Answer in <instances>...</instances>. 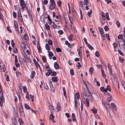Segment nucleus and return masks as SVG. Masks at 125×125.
Here are the masks:
<instances>
[{"label":"nucleus","instance_id":"obj_59","mask_svg":"<svg viewBox=\"0 0 125 125\" xmlns=\"http://www.w3.org/2000/svg\"><path fill=\"white\" fill-rule=\"evenodd\" d=\"M118 52L120 55L122 56L124 55L123 53L120 50H118Z\"/></svg>","mask_w":125,"mask_h":125},{"label":"nucleus","instance_id":"obj_31","mask_svg":"<svg viewBox=\"0 0 125 125\" xmlns=\"http://www.w3.org/2000/svg\"><path fill=\"white\" fill-rule=\"evenodd\" d=\"M43 87L44 89L46 90H48L49 89V87L46 83L44 84V85Z\"/></svg>","mask_w":125,"mask_h":125},{"label":"nucleus","instance_id":"obj_25","mask_svg":"<svg viewBox=\"0 0 125 125\" xmlns=\"http://www.w3.org/2000/svg\"><path fill=\"white\" fill-rule=\"evenodd\" d=\"M79 5H80L81 7L82 8H83L84 6V5L85 4V3H84L82 1H80L79 3Z\"/></svg>","mask_w":125,"mask_h":125},{"label":"nucleus","instance_id":"obj_64","mask_svg":"<svg viewBox=\"0 0 125 125\" xmlns=\"http://www.w3.org/2000/svg\"><path fill=\"white\" fill-rule=\"evenodd\" d=\"M76 95L77 96V98L79 99L80 98V95L78 93H77L76 94Z\"/></svg>","mask_w":125,"mask_h":125},{"label":"nucleus","instance_id":"obj_53","mask_svg":"<svg viewBox=\"0 0 125 125\" xmlns=\"http://www.w3.org/2000/svg\"><path fill=\"white\" fill-rule=\"evenodd\" d=\"M44 5H47L48 3L47 0H44L43 1H42Z\"/></svg>","mask_w":125,"mask_h":125},{"label":"nucleus","instance_id":"obj_21","mask_svg":"<svg viewBox=\"0 0 125 125\" xmlns=\"http://www.w3.org/2000/svg\"><path fill=\"white\" fill-rule=\"evenodd\" d=\"M113 75L114 77V80L116 82L118 81L117 78V76L116 74H115L114 75L113 74Z\"/></svg>","mask_w":125,"mask_h":125},{"label":"nucleus","instance_id":"obj_51","mask_svg":"<svg viewBox=\"0 0 125 125\" xmlns=\"http://www.w3.org/2000/svg\"><path fill=\"white\" fill-rule=\"evenodd\" d=\"M26 59L27 60V62H28L29 63H31V59L30 58H29L28 57L26 58Z\"/></svg>","mask_w":125,"mask_h":125},{"label":"nucleus","instance_id":"obj_47","mask_svg":"<svg viewBox=\"0 0 125 125\" xmlns=\"http://www.w3.org/2000/svg\"><path fill=\"white\" fill-rule=\"evenodd\" d=\"M95 55L97 57H99L100 56V55L99 54V52L96 51L95 52Z\"/></svg>","mask_w":125,"mask_h":125},{"label":"nucleus","instance_id":"obj_34","mask_svg":"<svg viewBox=\"0 0 125 125\" xmlns=\"http://www.w3.org/2000/svg\"><path fill=\"white\" fill-rule=\"evenodd\" d=\"M19 110L21 115H24V111L23 110V109H19Z\"/></svg>","mask_w":125,"mask_h":125},{"label":"nucleus","instance_id":"obj_46","mask_svg":"<svg viewBox=\"0 0 125 125\" xmlns=\"http://www.w3.org/2000/svg\"><path fill=\"white\" fill-rule=\"evenodd\" d=\"M45 47L46 49L47 50H49L50 49V47L49 45L47 44H46L45 45Z\"/></svg>","mask_w":125,"mask_h":125},{"label":"nucleus","instance_id":"obj_30","mask_svg":"<svg viewBox=\"0 0 125 125\" xmlns=\"http://www.w3.org/2000/svg\"><path fill=\"white\" fill-rule=\"evenodd\" d=\"M52 81L53 82H56L57 81V78L55 77H52Z\"/></svg>","mask_w":125,"mask_h":125},{"label":"nucleus","instance_id":"obj_28","mask_svg":"<svg viewBox=\"0 0 125 125\" xmlns=\"http://www.w3.org/2000/svg\"><path fill=\"white\" fill-rule=\"evenodd\" d=\"M91 111L93 112L94 114H96L97 113V110L94 107H93L91 109Z\"/></svg>","mask_w":125,"mask_h":125},{"label":"nucleus","instance_id":"obj_6","mask_svg":"<svg viewBox=\"0 0 125 125\" xmlns=\"http://www.w3.org/2000/svg\"><path fill=\"white\" fill-rule=\"evenodd\" d=\"M107 102H109L111 101L112 99V95L109 93L107 94Z\"/></svg>","mask_w":125,"mask_h":125},{"label":"nucleus","instance_id":"obj_2","mask_svg":"<svg viewBox=\"0 0 125 125\" xmlns=\"http://www.w3.org/2000/svg\"><path fill=\"white\" fill-rule=\"evenodd\" d=\"M51 74L52 76H55L57 74L56 73L55 71H52L51 69H49L48 72L45 73V75L46 76H49Z\"/></svg>","mask_w":125,"mask_h":125},{"label":"nucleus","instance_id":"obj_44","mask_svg":"<svg viewBox=\"0 0 125 125\" xmlns=\"http://www.w3.org/2000/svg\"><path fill=\"white\" fill-rule=\"evenodd\" d=\"M121 83L124 89H125V81L124 80H122L121 81Z\"/></svg>","mask_w":125,"mask_h":125},{"label":"nucleus","instance_id":"obj_32","mask_svg":"<svg viewBox=\"0 0 125 125\" xmlns=\"http://www.w3.org/2000/svg\"><path fill=\"white\" fill-rule=\"evenodd\" d=\"M74 103H75V108H76V107L77 106V100L75 98V96H74Z\"/></svg>","mask_w":125,"mask_h":125},{"label":"nucleus","instance_id":"obj_7","mask_svg":"<svg viewBox=\"0 0 125 125\" xmlns=\"http://www.w3.org/2000/svg\"><path fill=\"white\" fill-rule=\"evenodd\" d=\"M103 103V105H104L105 107V109L106 110H107L110 107V106L109 104H107L106 102H104Z\"/></svg>","mask_w":125,"mask_h":125},{"label":"nucleus","instance_id":"obj_10","mask_svg":"<svg viewBox=\"0 0 125 125\" xmlns=\"http://www.w3.org/2000/svg\"><path fill=\"white\" fill-rule=\"evenodd\" d=\"M55 3H51L49 7V8L50 10H52L55 8Z\"/></svg>","mask_w":125,"mask_h":125},{"label":"nucleus","instance_id":"obj_26","mask_svg":"<svg viewBox=\"0 0 125 125\" xmlns=\"http://www.w3.org/2000/svg\"><path fill=\"white\" fill-rule=\"evenodd\" d=\"M111 105L114 109L115 110H116V106L115 104L113 103H111Z\"/></svg>","mask_w":125,"mask_h":125},{"label":"nucleus","instance_id":"obj_52","mask_svg":"<svg viewBox=\"0 0 125 125\" xmlns=\"http://www.w3.org/2000/svg\"><path fill=\"white\" fill-rule=\"evenodd\" d=\"M18 18L19 21L21 22L23 21V19L22 16L18 17Z\"/></svg>","mask_w":125,"mask_h":125},{"label":"nucleus","instance_id":"obj_40","mask_svg":"<svg viewBox=\"0 0 125 125\" xmlns=\"http://www.w3.org/2000/svg\"><path fill=\"white\" fill-rule=\"evenodd\" d=\"M73 34H71L70 35L68 38L69 40L70 41H71L73 39Z\"/></svg>","mask_w":125,"mask_h":125},{"label":"nucleus","instance_id":"obj_49","mask_svg":"<svg viewBox=\"0 0 125 125\" xmlns=\"http://www.w3.org/2000/svg\"><path fill=\"white\" fill-rule=\"evenodd\" d=\"M56 50L57 52H61L62 51L61 49L60 48H56Z\"/></svg>","mask_w":125,"mask_h":125},{"label":"nucleus","instance_id":"obj_33","mask_svg":"<svg viewBox=\"0 0 125 125\" xmlns=\"http://www.w3.org/2000/svg\"><path fill=\"white\" fill-rule=\"evenodd\" d=\"M22 89L24 93H26L27 92L26 87L25 86H23L22 87Z\"/></svg>","mask_w":125,"mask_h":125},{"label":"nucleus","instance_id":"obj_9","mask_svg":"<svg viewBox=\"0 0 125 125\" xmlns=\"http://www.w3.org/2000/svg\"><path fill=\"white\" fill-rule=\"evenodd\" d=\"M35 73L34 71H32L31 72V73L30 75V78L31 79H33L35 75Z\"/></svg>","mask_w":125,"mask_h":125},{"label":"nucleus","instance_id":"obj_41","mask_svg":"<svg viewBox=\"0 0 125 125\" xmlns=\"http://www.w3.org/2000/svg\"><path fill=\"white\" fill-rule=\"evenodd\" d=\"M108 67L109 69V71L112 70V66L110 65V64L109 63L108 64Z\"/></svg>","mask_w":125,"mask_h":125},{"label":"nucleus","instance_id":"obj_23","mask_svg":"<svg viewBox=\"0 0 125 125\" xmlns=\"http://www.w3.org/2000/svg\"><path fill=\"white\" fill-rule=\"evenodd\" d=\"M77 52L78 53V54L79 56H81L82 55V50L81 49H78L77 50Z\"/></svg>","mask_w":125,"mask_h":125},{"label":"nucleus","instance_id":"obj_18","mask_svg":"<svg viewBox=\"0 0 125 125\" xmlns=\"http://www.w3.org/2000/svg\"><path fill=\"white\" fill-rule=\"evenodd\" d=\"M28 39V37L27 34H25L22 38V39L26 41Z\"/></svg>","mask_w":125,"mask_h":125},{"label":"nucleus","instance_id":"obj_22","mask_svg":"<svg viewBox=\"0 0 125 125\" xmlns=\"http://www.w3.org/2000/svg\"><path fill=\"white\" fill-rule=\"evenodd\" d=\"M55 117L52 114L50 115L49 119L51 120H54V118Z\"/></svg>","mask_w":125,"mask_h":125},{"label":"nucleus","instance_id":"obj_50","mask_svg":"<svg viewBox=\"0 0 125 125\" xmlns=\"http://www.w3.org/2000/svg\"><path fill=\"white\" fill-rule=\"evenodd\" d=\"M13 50L14 53H16L17 52V50L16 48H13Z\"/></svg>","mask_w":125,"mask_h":125},{"label":"nucleus","instance_id":"obj_39","mask_svg":"<svg viewBox=\"0 0 125 125\" xmlns=\"http://www.w3.org/2000/svg\"><path fill=\"white\" fill-rule=\"evenodd\" d=\"M86 104H87V106H89V99L86 98Z\"/></svg>","mask_w":125,"mask_h":125},{"label":"nucleus","instance_id":"obj_38","mask_svg":"<svg viewBox=\"0 0 125 125\" xmlns=\"http://www.w3.org/2000/svg\"><path fill=\"white\" fill-rule=\"evenodd\" d=\"M0 96H3V92L1 87H0Z\"/></svg>","mask_w":125,"mask_h":125},{"label":"nucleus","instance_id":"obj_5","mask_svg":"<svg viewBox=\"0 0 125 125\" xmlns=\"http://www.w3.org/2000/svg\"><path fill=\"white\" fill-rule=\"evenodd\" d=\"M5 98L4 96H0V107L1 109L3 107V101H4Z\"/></svg>","mask_w":125,"mask_h":125},{"label":"nucleus","instance_id":"obj_14","mask_svg":"<svg viewBox=\"0 0 125 125\" xmlns=\"http://www.w3.org/2000/svg\"><path fill=\"white\" fill-rule=\"evenodd\" d=\"M107 90H108L109 92H111V91L110 87L109 85L107 86V88H105V92L106 93L107 92Z\"/></svg>","mask_w":125,"mask_h":125},{"label":"nucleus","instance_id":"obj_37","mask_svg":"<svg viewBox=\"0 0 125 125\" xmlns=\"http://www.w3.org/2000/svg\"><path fill=\"white\" fill-rule=\"evenodd\" d=\"M12 123H14L16 122V120L14 117H13L12 118Z\"/></svg>","mask_w":125,"mask_h":125},{"label":"nucleus","instance_id":"obj_55","mask_svg":"<svg viewBox=\"0 0 125 125\" xmlns=\"http://www.w3.org/2000/svg\"><path fill=\"white\" fill-rule=\"evenodd\" d=\"M92 13V11L91 10L90 12H88L87 13V15L89 17L91 16V14Z\"/></svg>","mask_w":125,"mask_h":125},{"label":"nucleus","instance_id":"obj_29","mask_svg":"<svg viewBox=\"0 0 125 125\" xmlns=\"http://www.w3.org/2000/svg\"><path fill=\"white\" fill-rule=\"evenodd\" d=\"M45 27L47 31H48L50 30V27L48 24H45Z\"/></svg>","mask_w":125,"mask_h":125},{"label":"nucleus","instance_id":"obj_58","mask_svg":"<svg viewBox=\"0 0 125 125\" xmlns=\"http://www.w3.org/2000/svg\"><path fill=\"white\" fill-rule=\"evenodd\" d=\"M119 60L121 62H122L124 61V58H122L120 57H119Z\"/></svg>","mask_w":125,"mask_h":125},{"label":"nucleus","instance_id":"obj_24","mask_svg":"<svg viewBox=\"0 0 125 125\" xmlns=\"http://www.w3.org/2000/svg\"><path fill=\"white\" fill-rule=\"evenodd\" d=\"M51 27L55 29L57 27V26L56 24H55L54 22H53L52 24H51Z\"/></svg>","mask_w":125,"mask_h":125},{"label":"nucleus","instance_id":"obj_16","mask_svg":"<svg viewBox=\"0 0 125 125\" xmlns=\"http://www.w3.org/2000/svg\"><path fill=\"white\" fill-rule=\"evenodd\" d=\"M101 72L102 73V76L104 78H106V75L103 69H101Z\"/></svg>","mask_w":125,"mask_h":125},{"label":"nucleus","instance_id":"obj_63","mask_svg":"<svg viewBox=\"0 0 125 125\" xmlns=\"http://www.w3.org/2000/svg\"><path fill=\"white\" fill-rule=\"evenodd\" d=\"M48 43L49 45H52V41L51 40H49L48 41Z\"/></svg>","mask_w":125,"mask_h":125},{"label":"nucleus","instance_id":"obj_35","mask_svg":"<svg viewBox=\"0 0 125 125\" xmlns=\"http://www.w3.org/2000/svg\"><path fill=\"white\" fill-rule=\"evenodd\" d=\"M113 47H114V48L115 50V51H116V50H115V48H116L117 47V46H118L117 44L115 42H114L113 43Z\"/></svg>","mask_w":125,"mask_h":125},{"label":"nucleus","instance_id":"obj_61","mask_svg":"<svg viewBox=\"0 0 125 125\" xmlns=\"http://www.w3.org/2000/svg\"><path fill=\"white\" fill-rule=\"evenodd\" d=\"M57 4L58 6L60 7L61 5V1H59L57 3Z\"/></svg>","mask_w":125,"mask_h":125},{"label":"nucleus","instance_id":"obj_17","mask_svg":"<svg viewBox=\"0 0 125 125\" xmlns=\"http://www.w3.org/2000/svg\"><path fill=\"white\" fill-rule=\"evenodd\" d=\"M14 26L15 28L16 29V31H18V25L16 21H15L14 22Z\"/></svg>","mask_w":125,"mask_h":125},{"label":"nucleus","instance_id":"obj_48","mask_svg":"<svg viewBox=\"0 0 125 125\" xmlns=\"http://www.w3.org/2000/svg\"><path fill=\"white\" fill-rule=\"evenodd\" d=\"M49 65H47L45 67V68L46 69V71H48H48L49 69H49L50 68L49 67Z\"/></svg>","mask_w":125,"mask_h":125},{"label":"nucleus","instance_id":"obj_62","mask_svg":"<svg viewBox=\"0 0 125 125\" xmlns=\"http://www.w3.org/2000/svg\"><path fill=\"white\" fill-rule=\"evenodd\" d=\"M15 63H17L18 62V59L17 58V56L16 55L15 56Z\"/></svg>","mask_w":125,"mask_h":125},{"label":"nucleus","instance_id":"obj_12","mask_svg":"<svg viewBox=\"0 0 125 125\" xmlns=\"http://www.w3.org/2000/svg\"><path fill=\"white\" fill-rule=\"evenodd\" d=\"M118 38L119 39H121L123 41L125 40V35H124L123 36L121 35H119L118 36Z\"/></svg>","mask_w":125,"mask_h":125},{"label":"nucleus","instance_id":"obj_60","mask_svg":"<svg viewBox=\"0 0 125 125\" xmlns=\"http://www.w3.org/2000/svg\"><path fill=\"white\" fill-rule=\"evenodd\" d=\"M37 49L38 50H40V49H41L40 48V45H39V42H38L37 43Z\"/></svg>","mask_w":125,"mask_h":125},{"label":"nucleus","instance_id":"obj_36","mask_svg":"<svg viewBox=\"0 0 125 125\" xmlns=\"http://www.w3.org/2000/svg\"><path fill=\"white\" fill-rule=\"evenodd\" d=\"M94 70V68H93L92 67H91L89 69V71L90 72V74H93V72Z\"/></svg>","mask_w":125,"mask_h":125},{"label":"nucleus","instance_id":"obj_20","mask_svg":"<svg viewBox=\"0 0 125 125\" xmlns=\"http://www.w3.org/2000/svg\"><path fill=\"white\" fill-rule=\"evenodd\" d=\"M65 43L66 45H67L68 46V47L70 48H72V45H71L70 43L68 41H66L65 42Z\"/></svg>","mask_w":125,"mask_h":125},{"label":"nucleus","instance_id":"obj_57","mask_svg":"<svg viewBox=\"0 0 125 125\" xmlns=\"http://www.w3.org/2000/svg\"><path fill=\"white\" fill-rule=\"evenodd\" d=\"M116 24L118 27H119L120 26V23L118 21H117L116 22Z\"/></svg>","mask_w":125,"mask_h":125},{"label":"nucleus","instance_id":"obj_8","mask_svg":"<svg viewBox=\"0 0 125 125\" xmlns=\"http://www.w3.org/2000/svg\"><path fill=\"white\" fill-rule=\"evenodd\" d=\"M57 105L56 109L57 110V112L61 111L62 109L59 103L57 102Z\"/></svg>","mask_w":125,"mask_h":125},{"label":"nucleus","instance_id":"obj_45","mask_svg":"<svg viewBox=\"0 0 125 125\" xmlns=\"http://www.w3.org/2000/svg\"><path fill=\"white\" fill-rule=\"evenodd\" d=\"M87 45L89 49L91 50H92L94 49L93 48L90 44H89Z\"/></svg>","mask_w":125,"mask_h":125},{"label":"nucleus","instance_id":"obj_27","mask_svg":"<svg viewBox=\"0 0 125 125\" xmlns=\"http://www.w3.org/2000/svg\"><path fill=\"white\" fill-rule=\"evenodd\" d=\"M62 89L63 92V95L66 98L67 97L66 96V91L65 87H63L62 88Z\"/></svg>","mask_w":125,"mask_h":125},{"label":"nucleus","instance_id":"obj_43","mask_svg":"<svg viewBox=\"0 0 125 125\" xmlns=\"http://www.w3.org/2000/svg\"><path fill=\"white\" fill-rule=\"evenodd\" d=\"M24 105L25 108L27 109H29L31 108L29 107V106L27 104H25Z\"/></svg>","mask_w":125,"mask_h":125},{"label":"nucleus","instance_id":"obj_19","mask_svg":"<svg viewBox=\"0 0 125 125\" xmlns=\"http://www.w3.org/2000/svg\"><path fill=\"white\" fill-rule=\"evenodd\" d=\"M54 67L55 69H57L59 68V66L57 63L56 62L54 63Z\"/></svg>","mask_w":125,"mask_h":125},{"label":"nucleus","instance_id":"obj_11","mask_svg":"<svg viewBox=\"0 0 125 125\" xmlns=\"http://www.w3.org/2000/svg\"><path fill=\"white\" fill-rule=\"evenodd\" d=\"M0 68L1 69L2 71L3 72L5 71V67L4 64H0Z\"/></svg>","mask_w":125,"mask_h":125},{"label":"nucleus","instance_id":"obj_3","mask_svg":"<svg viewBox=\"0 0 125 125\" xmlns=\"http://www.w3.org/2000/svg\"><path fill=\"white\" fill-rule=\"evenodd\" d=\"M102 15V17L103 19L104 20H105L106 18L108 20H109L110 18L109 17V15L108 12H106L105 14L106 17L105 16L104 14V13L103 12L101 13Z\"/></svg>","mask_w":125,"mask_h":125},{"label":"nucleus","instance_id":"obj_4","mask_svg":"<svg viewBox=\"0 0 125 125\" xmlns=\"http://www.w3.org/2000/svg\"><path fill=\"white\" fill-rule=\"evenodd\" d=\"M19 3L21 7V9L23 10L26 5H25V2L24 0H20Z\"/></svg>","mask_w":125,"mask_h":125},{"label":"nucleus","instance_id":"obj_15","mask_svg":"<svg viewBox=\"0 0 125 125\" xmlns=\"http://www.w3.org/2000/svg\"><path fill=\"white\" fill-rule=\"evenodd\" d=\"M22 54L23 56L25 59V60H23V61L24 62H26V58H27V56L26 55V53L25 52H22Z\"/></svg>","mask_w":125,"mask_h":125},{"label":"nucleus","instance_id":"obj_56","mask_svg":"<svg viewBox=\"0 0 125 125\" xmlns=\"http://www.w3.org/2000/svg\"><path fill=\"white\" fill-rule=\"evenodd\" d=\"M70 73L72 75H74V71L73 69H71L70 70Z\"/></svg>","mask_w":125,"mask_h":125},{"label":"nucleus","instance_id":"obj_1","mask_svg":"<svg viewBox=\"0 0 125 125\" xmlns=\"http://www.w3.org/2000/svg\"><path fill=\"white\" fill-rule=\"evenodd\" d=\"M83 82L84 84L87 88V91L86 92V91H84L81 94V97L83 98V99H84L87 96V94L89 93H90V91L87 85L86 84V83L84 81H83Z\"/></svg>","mask_w":125,"mask_h":125},{"label":"nucleus","instance_id":"obj_13","mask_svg":"<svg viewBox=\"0 0 125 125\" xmlns=\"http://www.w3.org/2000/svg\"><path fill=\"white\" fill-rule=\"evenodd\" d=\"M18 121L20 125H23L24 123L22 119L21 118H19L18 119Z\"/></svg>","mask_w":125,"mask_h":125},{"label":"nucleus","instance_id":"obj_54","mask_svg":"<svg viewBox=\"0 0 125 125\" xmlns=\"http://www.w3.org/2000/svg\"><path fill=\"white\" fill-rule=\"evenodd\" d=\"M100 89L101 91L102 92H105V88L104 87H100Z\"/></svg>","mask_w":125,"mask_h":125},{"label":"nucleus","instance_id":"obj_42","mask_svg":"<svg viewBox=\"0 0 125 125\" xmlns=\"http://www.w3.org/2000/svg\"><path fill=\"white\" fill-rule=\"evenodd\" d=\"M49 109L50 110H52L54 109V107L51 105H50L49 106Z\"/></svg>","mask_w":125,"mask_h":125}]
</instances>
